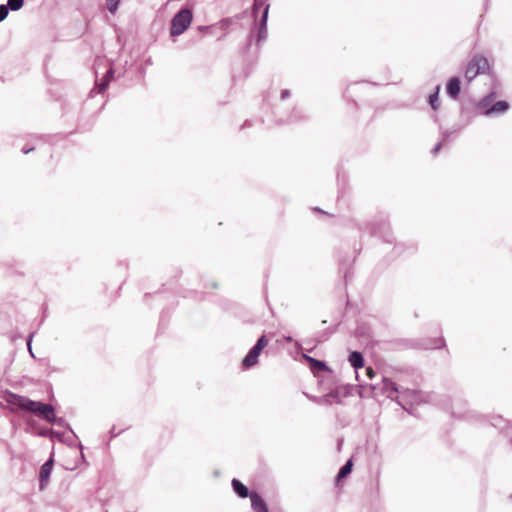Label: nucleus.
<instances>
[{"label": "nucleus", "mask_w": 512, "mask_h": 512, "mask_svg": "<svg viewBox=\"0 0 512 512\" xmlns=\"http://www.w3.org/2000/svg\"><path fill=\"white\" fill-rule=\"evenodd\" d=\"M496 97V92L491 91L479 99L474 105L476 115L496 117L505 114L510 104L506 100L495 101Z\"/></svg>", "instance_id": "obj_1"}, {"label": "nucleus", "mask_w": 512, "mask_h": 512, "mask_svg": "<svg viewBox=\"0 0 512 512\" xmlns=\"http://www.w3.org/2000/svg\"><path fill=\"white\" fill-rule=\"evenodd\" d=\"M3 400L7 403L12 410L22 411L38 416L40 412V405L44 402L32 400L26 396L15 394L6 390L2 395Z\"/></svg>", "instance_id": "obj_2"}, {"label": "nucleus", "mask_w": 512, "mask_h": 512, "mask_svg": "<svg viewBox=\"0 0 512 512\" xmlns=\"http://www.w3.org/2000/svg\"><path fill=\"white\" fill-rule=\"evenodd\" d=\"M357 228L361 232H368L373 237H378L386 243H393L394 237L391 231L390 223L384 219H378L371 222L357 223Z\"/></svg>", "instance_id": "obj_3"}, {"label": "nucleus", "mask_w": 512, "mask_h": 512, "mask_svg": "<svg viewBox=\"0 0 512 512\" xmlns=\"http://www.w3.org/2000/svg\"><path fill=\"white\" fill-rule=\"evenodd\" d=\"M382 391L391 400H398L400 398L411 399L412 403L420 401V393L417 390H411L408 388H401L396 382L392 381L387 377H382Z\"/></svg>", "instance_id": "obj_4"}, {"label": "nucleus", "mask_w": 512, "mask_h": 512, "mask_svg": "<svg viewBox=\"0 0 512 512\" xmlns=\"http://www.w3.org/2000/svg\"><path fill=\"white\" fill-rule=\"evenodd\" d=\"M269 9L270 5H265V8L259 13L260 15L254 17V28L251 30L247 37L245 49H249L254 38L258 46L267 39V22Z\"/></svg>", "instance_id": "obj_5"}, {"label": "nucleus", "mask_w": 512, "mask_h": 512, "mask_svg": "<svg viewBox=\"0 0 512 512\" xmlns=\"http://www.w3.org/2000/svg\"><path fill=\"white\" fill-rule=\"evenodd\" d=\"M193 20V11L191 8L182 7L172 17L170 22V36L176 37L183 34L191 25Z\"/></svg>", "instance_id": "obj_6"}, {"label": "nucleus", "mask_w": 512, "mask_h": 512, "mask_svg": "<svg viewBox=\"0 0 512 512\" xmlns=\"http://www.w3.org/2000/svg\"><path fill=\"white\" fill-rule=\"evenodd\" d=\"M268 343L269 340L266 334H262L242 359L241 366L243 370H249L259 362V356Z\"/></svg>", "instance_id": "obj_7"}, {"label": "nucleus", "mask_w": 512, "mask_h": 512, "mask_svg": "<svg viewBox=\"0 0 512 512\" xmlns=\"http://www.w3.org/2000/svg\"><path fill=\"white\" fill-rule=\"evenodd\" d=\"M489 62L486 57L480 54L474 55L468 62L465 69V79L468 83L472 82L478 75L489 71Z\"/></svg>", "instance_id": "obj_8"}, {"label": "nucleus", "mask_w": 512, "mask_h": 512, "mask_svg": "<svg viewBox=\"0 0 512 512\" xmlns=\"http://www.w3.org/2000/svg\"><path fill=\"white\" fill-rule=\"evenodd\" d=\"M54 466V457L51 455L44 464L40 467L39 471V488L40 490L45 489L47 482L51 476Z\"/></svg>", "instance_id": "obj_9"}, {"label": "nucleus", "mask_w": 512, "mask_h": 512, "mask_svg": "<svg viewBox=\"0 0 512 512\" xmlns=\"http://www.w3.org/2000/svg\"><path fill=\"white\" fill-rule=\"evenodd\" d=\"M439 405L445 410H451V415L453 417L462 418L465 416L464 411H456L455 410L456 405L463 406V407L466 406V402L461 400L460 398L451 400L448 397H444V399L442 400L441 403H439Z\"/></svg>", "instance_id": "obj_10"}, {"label": "nucleus", "mask_w": 512, "mask_h": 512, "mask_svg": "<svg viewBox=\"0 0 512 512\" xmlns=\"http://www.w3.org/2000/svg\"><path fill=\"white\" fill-rule=\"evenodd\" d=\"M461 79L459 76H453L446 83V93L452 100H457L461 93Z\"/></svg>", "instance_id": "obj_11"}, {"label": "nucleus", "mask_w": 512, "mask_h": 512, "mask_svg": "<svg viewBox=\"0 0 512 512\" xmlns=\"http://www.w3.org/2000/svg\"><path fill=\"white\" fill-rule=\"evenodd\" d=\"M304 359L308 363L310 370L315 374L319 375L323 372H331L330 367L323 360L316 359L314 357L304 355Z\"/></svg>", "instance_id": "obj_12"}, {"label": "nucleus", "mask_w": 512, "mask_h": 512, "mask_svg": "<svg viewBox=\"0 0 512 512\" xmlns=\"http://www.w3.org/2000/svg\"><path fill=\"white\" fill-rule=\"evenodd\" d=\"M114 73V68L111 66L100 79V81L96 80L95 87L90 93H93L95 89L97 90V93L105 92L108 89L110 82L114 78Z\"/></svg>", "instance_id": "obj_13"}, {"label": "nucleus", "mask_w": 512, "mask_h": 512, "mask_svg": "<svg viewBox=\"0 0 512 512\" xmlns=\"http://www.w3.org/2000/svg\"><path fill=\"white\" fill-rule=\"evenodd\" d=\"M309 119V116L301 108H294L286 120H279V124H292L303 122Z\"/></svg>", "instance_id": "obj_14"}, {"label": "nucleus", "mask_w": 512, "mask_h": 512, "mask_svg": "<svg viewBox=\"0 0 512 512\" xmlns=\"http://www.w3.org/2000/svg\"><path fill=\"white\" fill-rule=\"evenodd\" d=\"M250 501L254 512H269L266 501L259 493L252 491V495H250Z\"/></svg>", "instance_id": "obj_15"}, {"label": "nucleus", "mask_w": 512, "mask_h": 512, "mask_svg": "<svg viewBox=\"0 0 512 512\" xmlns=\"http://www.w3.org/2000/svg\"><path fill=\"white\" fill-rule=\"evenodd\" d=\"M231 486L233 492L242 499H245L252 495V491H250L249 488L237 478L232 479Z\"/></svg>", "instance_id": "obj_16"}, {"label": "nucleus", "mask_w": 512, "mask_h": 512, "mask_svg": "<svg viewBox=\"0 0 512 512\" xmlns=\"http://www.w3.org/2000/svg\"><path fill=\"white\" fill-rule=\"evenodd\" d=\"M348 361L350 363V365L354 368L355 372H356V377H358V370L360 368H364L365 366V359H364V356L363 354L360 352V351H352L350 352L349 356H348Z\"/></svg>", "instance_id": "obj_17"}, {"label": "nucleus", "mask_w": 512, "mask_h": 512, "mask_svg": "<svg viewBox=\"0 0 512 512\" xmlns=\"http://www.w3.org/2000/svg\"><path fill=\"white\" fill-rule=\"evenodd\" d=\"M353 459L349 458L344 465L339 469L336 477L335 482L338 484L341 480L345 479L353 470Z\"/></svg>", "instance_id": "obj_18"}, {"label": "nucleus", "mask_w": 512, "mask_h": 512, "mask_svg": "<svg viewBox=\"0 0 512 512\" xmlns=\"http://www.w3.org/2000/svg\"><path fill=\"white\" fill-rule=\"evenodd\" d=\"M41 409L38 414V417L41 419L46 420L47 422L51 420V418H54V407L51 404L43 403V405H40Z\"/></svg>", "instance_id": "obj_19"}, {"label": "nucleus", "mask_w": 512, "mask_h": 512, "mask_svg": "<svg viewBox=\"0 0 512 512\" xmlns=\"http://www.w3.org/2000/svg\"><path fill=\"white\" fill-rule=\"evenodd\" d=\"M440 85H437L434 88V91L431 92L428 96V103L432 110L436 111L439 108V93H440Z\"/></svg>", "instance_id": "obj_20"}, {"label": "nucleus", "mask_w": 512, "mask_h": 512, "mask_svg": "<svg viewBox=\"0 0 512 512\" xmlns=\"http://www.w3.org/2000/svg\"><path fill=\"white\" fill-rule=\"evenodd\" d=\"M414 250H415V246L413 244L407 245L403 242H397L394 244V247H393V253L395 254V256H400L403 253H405L406 251L413 252Z\"/></svg>", "instance_id": "obj_21"}, {"label": "nucleus", "mask_w": 512, "mask_h": 512, "mask_svg": "<svg viewBox=\"0 0 512 512\" xmlns=\"http://www.w3.org/2000/svg\"><path fill=\"white\" fill-rule=\"evenodd\" d=\"M48 422L53 424V425H56V426H59V427H63L65 429L69 430L74 436H76L74 431L70 427V425L66 422V420L63 417H57L54 414V418H51V420H49Z\"/></svg>", "instance_id": "obj_22"}, {"label": "nucleus", "mask_w": 512, "mask_h": 512, "mask_svg": "<svg viewBox=\"0 0 512 512\" xmlns=\"http://www.w3.org/2000/svg\"><path fill=\"white\" fill-rule=\"evenodd\" d=\"M268 0H253L252 6V16L257 17L259 13L265 8V5H270L267 3Z\"/></svg>", "instance_id": "obj_23"}, {"label": "nucleus", "mask_w": 512, "mask_h": 512, "mask_svg": "<svg viewBox=\"0 0 512 512\" xmlns=\"http://www.w3.org/2000/svg\"><path fill=\"white\" fill-rule=\"evenodd\" d=\"M446 347L445 339L440 336L430 340V344L425 346L426 349H442Z\"/></svg>", "instance_id": "obj_24"}, {"label": "nucleus", "mask_w": 512, "mask_h": 512, "mask_svg": "<svg viewBox=\"0 0 512 512\" xmlns=\"http://www.w3.org/2000/svg\"><path fill=\"white\" fill-rule=\"evenodd\" d=\"M25 0H7L6 5L9 7L10 11H18L24 6Z\"/></svg>", "instance_id": "obj_25"}, {"label": "nucleus", "mask_w": 512, "mask_h": 512, "mask_svg": "<svg viewBox=\"0 0 512 512\" xmlns=\"http://www.w3.org/2000/svg\"><path fill=\"white\" fill-rule=\"evenodd\" d=\"M120 1L121 0H106V5H107L108 11L110 13L114 14L118 9Z\"/></svg>", "instance_id": "obj_26"}, {"label": "nucleus", "mask_w": 512, "mask_h": 512, "mask_svg": "<svg viewBox=\"0 0 512 512\" xmlns=\"http://www.w3.org/2000/svg\"><path fill=\"white\" fill-rule=\"evenodd\" d=\"M9 11V7L6 4H0V23L7 18Z\"/></svg>", "instance_id": "obj_27"}, {"label": "nucleus", "mask_w": 512, "mask_h": 512, "mask_svg": "<svg viewBox=\"0 0 512 512\" xmlns=\"http://www.w3.org/2000/svg\"><path fill=\"white\" fill-rule=\"evenodd\" d=\"M34 334H35V332L30 333V334L28 335V337H27V341H26V345H27V349H28V351H29V354H30V355H31V357H33V358H35V355H34V353H33V351H32V339H33V337H34Z\"/></svg>", "instance_id": "obj_28"}, {"label": "nucleus", "mask_w": 512, "mask_h": 512, "mask_svg": "<svg viewBox=\"0 0 512 512\" xmlns=\"http://www.w3.org/2000/svg\"><path fill=\"white\" fill-rule=\"evenodd\" d=\"M456 134V130H444L441 132L442 141H447L452 135Z\"/></svg>", "instance_id": "obj_29"}, {"label": "nucleus", "mask_w": 512, "mask_h": 512, "mask_svg": "<svg viewBox=\"0 0 512 512\" xmlns=\"http://www.w3.org/2000/svg\"><path fill=\"white\" fill-rule=\"evenodd\" d=\"M36 149L35 145H25L21 151L23 154H29L30 152L34 151Z\"/></svg>", "instance_id": "obj_30"}, {"label": "nucleus", "mask_w": 512, "mask_h": 512, "mask_svg": "<svg viewBox=\"0 0 512 512\" xmlns=\"http://www.w3.org/2000/svg\"><path fill=\"white\" fill-rule=\"evenodd\" d=\"M441 147H442V142H438V143L433 147V149L431 150V153H432L433 155H436V154L440 151Z\"/></svg>", "instance_id": "obj_31"}, {"label": "nucleus", "mask_w": 512, "mask_h": 512, "mask_svg": "<svg viewBox=\"0 0 512 512\" xmlns=\"http://www.w3.org/2000/svg\"><path fill=\"white\" fill-rule=\"evenodd\" d=\"M366 374H367L368 378H370V379H372L376 375V373L372 367L366 368Z\"/></svg>", "instance_id": "obj_32"}, {"label": "nucleus", "mask_w": 512, "mask_h": 512, "mask_svg": "<svg viewBox=\"0 0 512 512\" xmlns=\"http://www.w3.org/2000/svg\"><path fill=\"white\" fill-rule=\"evenodd\" d=\"M122 431H123V430H121V431H118V432H117V431H116L115 426H113V427L110 429L109 433H110L111 438H115V437H117V436H118Z\"/></svg>", "instance_id": "obj_33"}, {"label": "nucleus", "mask_w": 512, "mask_h": 512, "mask_svg": "<svg viewBox=\"0 0 512 512\" xmlns=\"http://www.w3.org/2000/svg\"><path fill=\"white\" fill-rule=\"evenodd\" d=\"M290 96V90L284 89L281 91V99L285 100Z\"/></svg>", "instance_id": "obj_34"}, {"label": "nucleus", "mask_w": 512, "mask_h": 512, "mask_svg": "<svg viewBox=\"0 0 512 512\" xmlns=\"http://www.w3.org/2000/svg\"><path fill=\"white\" fill-rule=\"evenodd\" d=\"M252 125V122L250 120H245L244 123L242 124L241 128L242 129H245V128H248Z\"/></svg>", "instance_id": "obj_35"}, {"label": "nucleus", "mask_w": 512, "mask_h": 512, "mask_svg": "<svg viewBox=\"0 0 512 512\" xmlns=\"http://www.w3.org/2000/svg\"><path fill=\"white\" fill-rule=\"evenodd\" d=\"M314 211L318 212V213H321V214H325V215H329L327 212L323 211L321 208L319 207H315L314 208Z\"/></svg>", "instance_id": "obj_36"}, {"label": "nucleus", "mask_w": 512, "mask_h": 512, "mask_svg": "<svg viewBox=\"0 0 512 512\" xmlns=\"http://www.w3.org/2000/svg\"><path fill=\"white\" fill-rule=\"evenodd\" d=\"M199 31H207L210 29V26H199Z\"/></svg>", "instance_id": "obj_37"}, {"label": "nucleus", "mask_w": 512, "mask_h": 512, "mask_svg": "<svg viewBox=\"0 0 512 512\" xmlns=\"http://www.w3.org/2000/svg\"><path fill=\"white\" fill-rule=\"evenodd\" d=\"M283 339L286 341V342H292L293 341V338L289 335L287 336H284Z\"/></svg>", "instance_id": "obj_38"}, {"label": "nucleus", "mask_w": 512, "mask_h": 512, "mask_svg": "<svg viewBox=\"0 0 512 512\" xmlns=\"http://www.w3.org/2000/svg\"><path fill=\"white\" fill-rule=\"evenodd\" d=\"M295 347H296L297 351H299L302 348L301 344L298 341H295Z\"/></svg>", "instance_id": "obj_39"}, {"label": "nucleus", "mask_w": 512, "mask_h": 512, "mask_svg": "<svg viewBox=\"0 0 512 512\" xmlns=\"http://www.w3.org/2000/svg\"><path fill=\"white\" fill-rule=\"evenodd\" d=\"M211 287H213V288H217V283H216L215 281H212V282H211Z\"/></svg>", "instance_id": "obj_40"}, {"label": "nucleus", "mask_w": 512, "mask_h": 512, "mask_svg": "<svg viewBox=\"0 0 512 512\" xmlns=\"http://www.w3.org/2000/svg\"><path fill=\"white\" fill-rule=\"evenodd\" d=\"M348 92H349V86L347 87V89H346V91H345V93H344V96H345L346 98H348Z\"/></svg>", "instance_id": "obj_41"}, {"label": "nucleus", "mask_w": 512, "mask_h": 512, "mask_svg": "<svg viewBox=\"0 0 512 512\" xmlns=\"http://www.w3.org/2000/svg\"><path fill=\"white\" fill-rule=\"evenodd\" d=\"M35 139L41 140V139H43V136H36Z\"/></svg>", "instance_id": "obj_42"}, {"label": "nucleus", "mask_w": 512, "mask_h": 512, "mask_svg": "<svg viewBox=\"0 0 512 512\" xmlns=\"http://www.w3.org/2000/svg\"><path fill=\"white\" fill-rule=\"evenodd\" d=\"M398 404H400L404 409H406V407L401 403L400 400L398 401Z\"/></svg>", "instance_id": "obj_43"}, {"label": "nucleus", "mask_w": 512, "mask_h": 512, "mask_svg": "<svg viewBox=\"0 0 512 512\" xmlns=\"http://www.w3.org/2000/svg\"><path fill=\"white\" fill-rule=\"evenodd\" d=\"M78 446H79V448H80L81 450H83V445H82L81 443H79V445H78Z\"/></svg>", "instance_id": "obj_44"}]
</instances>
